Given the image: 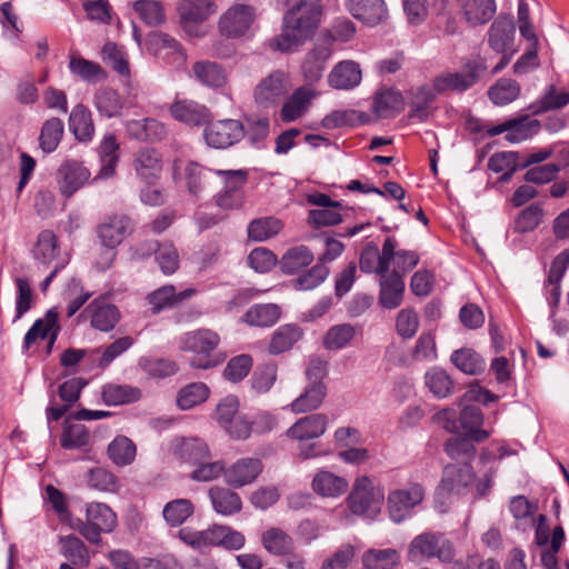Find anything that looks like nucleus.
Here are the masks:
<instances>
[{"instance_id":"50","label":"nucleus","mask_w":569,"mask_h":569,"mask_svg":"<svg viewBox=\"0 0 569 569\" xmlns=\"http://www.w3.org/2000/svg\"><path fill=\"white\" fill-rule=\"evenodd\" d=\"M403 108V99L399 91L385 89L373 100V111L379 118H391Z\"/></svg>"},{"instance_id":"55","label":"nucleus","mask_w":569,"mask_h":569,"mask_svg":"<svg viewBox=\"0 0 569 569\" xmlns=\"http://www.w3.org/2000/svg\"><path fill=\"white\" fill-rule=\"evenodd\" d=\"M356 337V328L350 323L332 326L322 339L323 347L329 351L346 348Z\"/></svg>"},{"instance_id":"21","label":"nucleus","mask_w":569,"mask_h":569,"mask_svg":"<svg viewBox=\"0 0 569 569\" xmlns=\"http://www.w3.org/2000/svg\"><path fill=\"white\" fill-rule=\"evenodd\" d=\"M515 22L510 16H500L491 24L488 31V43L499 53H507L512 49L515 39Z\"/></svg>"},{"instance_id":"17","label":"nucleus","mask_w":569,"mask_h":569,"mask_svg":"<svg viewBox=\"0 0 569 569\" xmlns=\"http://www.w3.org/2000/svg\"><path fill=\"white\" fill-rule=\"evenodd\" d=\"M218 10L217 0H180L177 12L184 29L206 21Z\"/></svg>"},{"instance_id":"3","label":"nucleus","mask_w":569,"mask_h":569,"mask_svg":"<svg viewBox=\"0 0 569 569\" xmlns=\"http://www.w3.org/2000/svg\"><path fill=\"white\" fill-rule=\"evenodd\" d=\"M220 343V337L210 329H199L183 335L180 348L193 353L191 366L198 369L214 367L218 361L212 358V352Z\"/></svg>"},{"instance_id":"8","label":"nucleus","mask_w":569,"mask_h":569,"mask_svg":"<svg viewBox=\"0 0 569 569\" xmlns=\"http://www.w3.org/2000/svg\"><path fill=\"white\" fill-rule=\"evenodd\" d=\"M218 173L222 189L214 196L217 207L227 211L240 209L243 204L242 188L248 180L247 171L239 169Z\"/></svg>"},{"instance_id":"52","label":"nucleus","mask_w":569,"mask_h":569,"mask_svg":"<svg viewBox=\"0 0 569 569\" xmlns=\"http://www.w3.org/2000/svg\"><path fill=\"white\" fill-rule=\"evenodd\" d=\"M312 261V251L306 246H297L284 252L280 260V268L284 273L293 274Z\"/></svg>"},{"instance_id":"15","label":"nucleus","mask_w":569,"mask_h":569,"mask_svg":"<svg viewBox=\"0 0 569 569\" xmlns=\"http://www.w3.org/2000/svg\"><path fill=\"white\" fill-rule=\"evenodd\" d=\"M540 129V122L537 119H530L522 116L506 120L505 122L493 126L487 130L488 136L496 137L506 132V140L511 143H518L531 138Z\"/></svg>"},{"instance_id":"12","label":"nucleus","mask_w":569,"mask_h":569,"mask_svg":"<svg viewBox=\"0 0 569 569\" xmlns=\"http://www.w3.org/2000/svg\"><path fill=\"white\" fill-rule=\"evenodd\" d=\"M243 136L244 129L242 123L233 119L219 120L210 123L203 131L207 144L217 149H224L232 146Z\"/></svg>"},{"instance_id":"64","label":"nucleus","mask_w":569,"mask_h":569,"mask_svg":"<svg viewBox=\"0 0 569 569\" xmlns=\"http://www.w3.org/2000/svg\"><path fill=\"white\" fill-rule=\"evenodd\" d=\"M278 366L274 362L260 365L251 377V388L259 395L267 393L277 381Z\"/></svg>"},{"instance_id":"4","label":"nucleus","mask_w":569,"mask_h":569,"mask_svg":"<svg viewBox=\"0 0 569 569\" xmlns=\"http://www.w3.org/2000/svg\"><path fill=\"white\" fill-rule=\"evenodd\" d=\"M407 557L417 563L433 557L443 562H451L455 558V548L441 533L423 532L411 540Z\"/></svg>"},{"instance_id":"27","label":"nucleus","mask_w":569,"mask_h":569,"mask_svg":"<svg viewBox=\"0 0 569 569\" xmlns=\"http://www.w3.org/2000/svg\"><path fill=\"white\" fill-rule=\"evenodd\" d=\"M124 127L131 138L140 141L157 142L167 136L164 124L153 118L128 120Z\"/></svg>"},{"instance_id":"14","label":"nucleus","mask_w":569,"mask_h":569,"mask_svg":"<svg viewBox=\"0 0 569 569\" xmlns=\"http://www.w3.org/2000/svg\"><path fill=\"white\" fill-rule=\"evenodd\" d=\"M288 92V79L281 71L263 78L254 88V101L262 108L277 104Z\"/></svg>"},{"instance_id":"20","label":"nucleus","mask_w":569,"mask_h":569,"mask_svg":"<svg viewBox=\"0 0 569 569\" xmlns=\"http://www.w3.org/2000/svg\"><path fill=\"white\" fill-rule=\"evenodd\" d=\"M262 471V463L257 458H241L224 471L226 482L232 487L251 483Z\"/></svg>"},{"instance_id":"58","label":"nucleus","mask_w":569,"mask_h":569,"mask_svg":"<svg viewBox=\"0 0 569 569\" xmlns=\"http://www.w3.org/2000/svg\"><path fill=\"white\" fill-rule=\"evenodd\" d=\"M282 227V222L274 217L254 219L248 226V237L253 241L262 242L277 236Z\"/></svg>"},{"instance_id":"51","label":"nucleus","mask_w":569,"mask_h":569,"mask_svg":"<svg viewBox=\"0 0 569 569\" xmlns=\"http://www.w3.org/2000/svg\"><path fill=\"white\" fill-rule=\"evenodd\" d=\"M147 49L154 56L164 58L167 54L172 53L183 62L184 54L181 51L180 44L174 38L163 32H152L147 38Z\"/></svg>"},{"instance_id":"9","label":"nucleus","mask_w":569,"mask_h":569,"mask_svg":"<svg viewBox=\"0 0 569 569\" xmlns=\"http://www.w3.org/2000/svg\"><path fill=\"white\" fill-rule=\"evenodd\" d=\"M90 177V170L81 161L66 159L56 172V182L61 196L68 199L84 187Z\"/></svg>"},{"instance_id":"43","label":"nucleus","mask_w":569,"mask_h":569,"mask_svg":"<svg viewBox=\"0 0 569 569\" xmlns=\"http://www.w3.org/2000/svg\"><path fill=\"white\" fill-rule=\"evenodd\" d=\"M331 56V49L328 46H317L311 50L302 64L305 79L310 82H317L321 79L326 69V62Z\"/></svg>"},{"instance_id":"31","label":"nucleus","mask_w":569,"mask_h":569,"mask_svg":"<svg viewBox=\"0 0 569 569\" xmlns=\"http://www.w3.org/2000/svg\"><path fill=\"white\" fill-rule=\"evenodd\" d=\"M208 496L213 510L223 517L236 515L242 509L240 496L229 488L219 486L211 487L208 490Z\"/></svg>"},{"instance_id":"19","label":"nucleus","mask_w":569,"mask_h":569,"mask_svg":"<svg viewBox=\"0 0 569 569\" xmlns=\"http://www.w3.org/2000/svg\"><path fill=\"white\" fill-rule=\"evenodd\" d=\"M226 171L227 170L207 168L197 162H190L184 169L189 192L193 196H199L206 190H212L216 186V181L219 180L218 172Z\"/></svg>"},{"instance_id":"6","label":"nucleus","mask_w":569,"mask_h":569,"mask_svg":"<svg viewBox=\"0 0 569 569\" xmlns=\"http://www.w3.org/2000/svg\"><path fill=\"white\" fill-rule=\"evenodd\" d=\"M486 70L487 64L483 58H472L466 62L461 72H446L436 77L432 82L433 89L437 93L466 91L479 81Z\"/></svg>"},{"instance_id":"32","label":"nucleus","mask_w":569,"mask_h":569,"mask_svg":"<svg viewBox=\"0 0 569 569\" xmlns=\"http://www.w3.org/2000/svg\"><path fill=\"white\" fill-rule=\"evenodd\" d=\"M171 116L189 126H201L209 120V110L192 100H179L170 107Z\"/></svg>"},{"instance_id":"35","label":"nucleus","mask_w":569,"mask_h":569,"mask_svg":"<svg viewBox=\"0 0 569 569\" xmlns=\"http://www.w3.org/2000/svg\"><path fill=\"white\" fill-rule=\"evenodd\" d=\"M316 92L308 87H300L283 103L280 114L284 122H291L300 118L308 109Z\"/></svg>"},{"instance_id":"48","label":"nucleus","mask_w":569,"mask_h":569,"mask_svg":"<svg viewBox=\"0 0 569 569\" xmlns=\"http://www.w3.org/2000/svg\"><path fill=\"white\" fill-rule=\"evenodd\" d=\"M365 569H392L400 562V555L393 548L366 550L361 557Z\"/></svg>"},{"instance_id":"22","label":"nucleus","mask_w":569,"mask_h":569,"mask_svg":"<svg viewBox=\"0 0 569 569\" xmlns=\"http://www.w3.org/2000/svg\"><path fill=\"white\" fill-rule=\"evenodd\" d=\"M162 168V157L156 149L142 148L134 154L133 169L147 183H153L159 179Z\"/></svg>"},{"instance_id":"47","label":"nucleus","mask_w":569,"mask_h":569,"mask_svg":"<svg viewBox=\"0 0 569 569\" xmlns=\"http://www.w3.org/2000/svg\"><path fill=\"white\" fill-rule=\"evenodd\" d=\"M194 78L207 87L220 88L227 82L224 69L212 61H198L192 67Z\"/></svg>"},{"instance_id":"63","label":"nucleus","mask_w":569,"mask_h":569,"mask_svg":"<svg viewBox=\"0 0 569 569\" xmlns=\"http://www.w3.org/2000/svg\"><path fill=\"white\" fill-rule=\"evenodd\" d=\"M520 93V86L512 79H500L489 89V98L496 106H505L515 101Z\"/></svg>"},{"instance_id":"2","label":"nucleus","mask_w":569,"mask_h":569,"mask_svg":"<svg viewBox=\"0 0 569 569\" xmlns=\"http://www.w3.org/2000/svg\"><path fill=\"white\" fill-rule=\"evenodd\" d=\"M433 418L448 432L459 433L462 431L475 442H482L490 436L489 431L481 429L483 415L477 406H463L459 417L455 409L446 408L437 412Z\"/></svg>"},{"instance_id":"56","label":"nucleus","mask_w":569,"mask_h":569,"mask_svg":"<svg viewBox=\"0 0 569 569\" xmlns=\"http://www.w3.org/2000/svg\"><path fill=\"white\" fill-rule=\"evenodd\" d=\"M70 71L87 82H100L107 79V72L102 67L82 57H71L69 62Z\"/></svg>"},{"instance_id":"36","label":"nucleus","mask_w":569,"mask_h":569,"mask_svg":"<svg viewBox=\"0 0 569 569\" xmlns=\"http://www.w3.org/2000/svg\"><path fill=\"white\" fill-rule=\"evenodd\" d=\"M461 8L465 19L472 27L489 22L497 10L495 0H461Z\"/></svg>"},{"instance_id":"46","label":"nucleus","mask_w":569,"mask_h":569,"mask_svg":"<svg viewBox=\"0 0 569 569\" xmlns=\"http://www.w3.org/2000/svg\"><path fill=\"white\" fill-rule=\"evenodd\" d=\"M263 548L273 556H286L295 548L293 539L280 528H269L261 535Z\"/></svg>"},{"instance_id":"54","label":"nucleus","mask_w":569,"mask_h":569,"mask_svg":"<svg viewBox=\"0 0 569 569\" xmlns=\"http://www.w3.org/2000/svg\"><path fill=\"white\" fill-rule=\"evenodd\" d=\"M63 132L64 124L61 119L53 117L46 120L42 124L39 137V146L41 150L46 153L53 152L58 148L63 137Z\"/></svg>"},{"instance_id":"25","label":"nucleus","mask_w":569,"mask_h":569,"mask_svg":"<svg viewBox=\"0 0 569 569\" xmlns=\"http://www.w3.org/2000/svg\"><path fill=\"white\" fill-rule=\"evenodd\" d=\"M347 8L353 18L369 26H377L388 14L383 0H348Z\"/></svg>"},{"instance_id":"7","label":"nucleus","mask_w":569,"mask_h":569,"mask_svg":"<svg viewBox=\"0 0 569 569\" xmlns=\"http://www.w3.org/2000/svg\"><path fill=\"white\" fill-rule=\"evenodd\" d=\"M257 19V8L244 1L237 0L219 18L218 28L227 38L246 36Z\"/></svg>"},{"instance_id":"45","label":"nucleus","mask_w":569,"mask_h":569,"mask_svg":"<svg viewBox=\"0 0 569 569\" xmlns=\"http://www.w3.org/2000/svg\"><path fill=\"white\" fill-rule=\"evenodd\" d=\"M130 230V221L126 217H116L99 228V237L104 247L113 249L120 244Z\"/></svg>"},{"instance_id":"57","label":"nucleus","mask_w":569,"mask_h":569,"mask_svg":"<svg viewBox=\"0 0 569 569\" xmlns=\"http://www.w3.org/2000/svg\"><path fill=\"white\" fill-rule=\"evenodd\" d=\"M436 93L433 86H421L413 90L410 101V117L420 121L427 119L430 114L431 103L436 98Z\"/></svg>"},{"instance_id":"37","label":"nucleus","mask_w":569,"mask_h":569,"mask_svg":"<svg viewBox=\"0 0 569 569\" xmlns=\"http://www.w3.org/2000/svg\"><path fill=\"white\" fill-rule=\"evenodd\" d=\"M312 489L321 497L336 498L348 489V481L327 470L318 471L312 479Z\"/></svg>"},{"instance_id":"28","label":"nucleus","mask_w":569,"mask_h":569,"mask_svg":"<svg viewBox=\"0 0 569 569\" xmlns=\"http://www.w3.org/2000/svg\"><path fill=\"white\" fill-rule=\"evenodd\" d=\"M177 537L190 548L204 551L218 547V523H213L203 530L184 527L177 532Z\"/></svg>"},{"instance_id":"1","label":"nucleus","mask_w":569,"mask_h":569,"mask_svg":"<svg viewBox=\"0 0 569 569\" xmlns=\"http://www.w3.org/2000/svg\"><path fill=\"white\" fill-rule=\"evenodd\" d=\"M323 13L320 0H301L283 16L281 32L269 40V47L280 52L297 50L311 39Z\"/></svg>"},{"instance_id":"44","label":"nucleus","mask_w":569,"mask_h":569,"mask_svg":"<svg viewBox=\"0 0 569 569\" xmlns=\"http://www.w3.org/2000/svg\"><path fill=\"white\" fill-rule=\"evenodd\" d=\"M59 252L58 240L54 233L50 230L41 231L33 247V258L36 261L48 267L53 261H61Z\"/></svg>"},{"instance_id":"38","label":"nucleus","mask_w":569,"mask_h":569,"mask_svg":"<svg viewBox=\"0 0 569 569\" xmlns=\"http://www.w3.org/2000/svg\"><path fill=\"white\" fill-rule=\"evenodd\" d=\"M303 336L297 325H283L273 331L268 345V352L277 356L290 350Z\"/></svg>"},{"instance_id":"49","label":"nucleus","mask_w":569,"mask_h":569,"mask_svg":"<svg viewBox=\"0 0 569 569\" xmlns=\"http://www.w3.org/2000/svg\"><path fill=\"white\" fill-rule=\"evenodd\" d=\"M193 513V502L184 498L173 499L167 502L162 509L166 523L172 528L183 525Z\"/></svg>"},{"instance_id":"61","label":"nucleus","mask_w":569,"mask_h":569,"mask_svg":"<svg viewBox=\"0 0 569 569\" xmlns=\"http://www.w3.org/2000/svg\"><path fill=\"white\" fill-rule=\"evenodd\" d=\"M86 519L103 532L112 531L117 525L116 513L107 505L100 502L88 505Z\"/></svg>"},{"instance_id":"60","label":"nucleus","mask_w":569,"mask_h":569,"mask_svg":"<svg viewBox=\"0 0 569 569\" xmlns=\"http://www.w3.org/2000/svg\"><path fill=\"white\" fill-rule=\"evenodd\" d=\"M451 361L460 371L467 375H478L486 368L481 356L468 348L453 351Z\"/></svg>"},{"instance_id":"33","label":"nucleus","mask_w":569,"mask_h":569,"mask_svg":"<svg viewBox=\"0 0 569 569\" xmlns=\"http://www.w3.org/2000/svg\"><path fill=\"white\" fill-rule=\"evenodd\" d=\"M93 106L103 118H116L124 107L123 97L114 89L100 87L93 94Z\"/></svg>"},{"instance_id":"59","label":"nucleus","mask_w":569,"mask_h":569,"mask_svg":"<svg viewBox=\"0 0 569 569\" xmlns=\"http://www.w3.org/2000/svg\"><path fill=\"white\" fill-rule=\"evenodd\" d=\"M133 341L130 337H122L107 346L106 348L90 351V357L102 369L107 368L117 357L127 351Z\"/></svg>"},{"instance_id":"24","label":"nucleus","mask_w":569,"mask_h":569,"mask_svg":"<svg viewBox=\"0 0 569 569\" xmlns=\"http://www.w3.org/2000/svg\"><path fill=\"white\" fill-rule=\"evenodd\" d=\"M328 427V417L312 413L298 419L288 430L287 436L296 440H309L321 437Z\"/></svg>"},{"instance_id":"13","label":"nucleus","mask_w":569,"mask_h":569,"mask_svg":"<svg viewBox=\"0 0 569 569\" xmlns=\"http://www.w3.org/2000/svg\"><path fill=\"white\" fill-rule=\"evenodd\" d=\"M395 248L396 242L392 238L385 240L381 251L373 243L367 244L360 256V270L366 273L375 272L379 276L387 272L395 256Z\"/></svg>"},{"instance_id":"23","label":"nucleus","mask_w":569,"mask_h":569,"mask_svg":"<svg viewBox=\"0 0 569 569\" xmlns=\"http://www.w3.org/2000/svg\"><path fill=\"white\" fill-rule=\"evenodd\" d=\"M327 397V386L323 381L308 382L303 391L288 406L293 413H306L321 407Z\"/></svg>"},{"instance_id":"11","label":"nucleus","mask_w":569,"mask_h":569,"mask_svg":"<svg viewBox=\"0 0 569 569\" xmlns=\"http://www.w3.org/2000/svg\"><path fill=\"white\" fill-rule=\"evenodd\" d=\"M425 497L423 488L413 483L407 489H397L388 496V511L390 519L400 523L410 517L412 509L418 506Z\"/></svg>"},{"instance_id":"39","label":"nucleus","mask_w":569,"mask_h":569,"mask_svg":"<svg viewBox=\"0 0 569 569\" xmlns=\"http://www.w3.org/2000/svg\"><path fill=\"white\" fill-rule=\"evenodd\" d=\"M139 388L130 385L107 383L102 387L101 397L107 406H122L141 399Z\"/></svg>"},{"instance_id":"34","label":"nucleus","mask_w":569,"mask_h":569,"mask_svg":"<svg viewBox=\"0 0 569 569\" xmlns=\"http://www.w3.org/2000/svg\"><path fill=\"white\" fill-rule=\"evenodd\" d=\"M330 86L335 89H351L361 81L359 64L351 60L339 62L328 77Z\"/></svg>"},{"instance_id":"30","label":"nucleus","mask_w":569,"mask_h":569,"mask_svg":"<svg viewBox=\"0 0 569 569\" xmlns=\"http://www.w3.org/2000/svg\"><path fill=\"white\" fill-rule=\"evenodd\" d=\"M196 293L192 288L176 292L173 286H163L148 295L147 300L152 313H159L167 308H173L178 303L191 298Z\"/></svg>"},{"instance_id":"10","label":"nucleus","mask_w":569,"mask_h":569,"mask_svg":"<svg viewBox=\"0 0 569 569\" xmlns=\"http://www.w3.org/2000/svg\"><path fill=\"white\" fill-rule=\"evenodd\" d=\"M472 481L473 472L469 463L447 465L436 492V501H442L451 495H462Z\"/></svg>"},{"instance_id":"29","label":"nucleus","mask_w":569,"mask_h":569,"mask_svg":"<svg viewBox=\"0 0 569 569\" xmlns=\"http://www.w3.org/2000/svg\"><path fill=\"white\" fill-rule=\"evenodd\" d=\"M69 130L79 142H91L94 137V123L90 110L79 103L73 107L69 114Z\"/></svg>"},{"instance_id":"26","label":"nucleus","mask_w":569,"mask_h":569,"mask_svg":"<svg viewBox=\"0 0 569 569\" xmlns=\"http://www.w3.org/2000/svg\"><path fill=\"white\" fill-rule=\"evenodd\" d=\"M60 327L58 325V312L54 309L47 311L43 318L34 321L24 336V348L29 349L38 339L49 338V347L57 340Z\"/></svg>"},{"instance_id":"5","label":"nucleus","mask_w":569,"mask_h":569,"mask_svg":"<svg viewBox=\"0 0 569 569\" xmlns=\"http://www.w3.org/2000/svg\"><path fill=\"white\" fill-rule=\"evenodd\" d=\"M383 500V490L373 486L367 476H362L356 479L348 505L352 513L372 519L380 512Z\"/></svg>"},{"instance_id":"41","label":"nucleus","mask_w":569,"mask_h":569,"mask_svg":"<svg viewBox=\"0 0 569 569\" xmlns=\"http://www.w3.org/2000/svg\"><path fill=\"white\" fill-rule=\"evenodd\" d=\"M280 308L276 303H258L250 307L241 320L251 327H271L280 318Z\"/></svg>"},{"instance_id":"40","label":"nucleus","mask_w":569,"mask_h":569,"mask_svg":"<svg viewBox=\"0 0 569 569\" xmlns=\"http://www.w3.org/2000/svg\"><path fill=\"white\" fill-rule=\"evenodd\" d=\"M89 310L91 312V325L100 331H110L119 321L120 313L116 306L102 300H93Z\"/></svg>"},{"instance_id":"62","label":"nucleus","mask_w":569,"mask_h":569,"mask_svg":"<svg viewBox=\"0 0 569 569\" xmlns=\"http://www.w3.org/2000/svg\"><path fill=\"white\" fill-rule=\"evenodd\" d=\"M60 551L73 565L86 567L89 565V553L84 543L76 536L69 535L60 538Z\"/></svg>"},{"instance_id":"53","label":"nucleus","mask_w":569,"mask_h":569,"mask_svg":"<svg viewBox=\"0 0 569 569\" xmlns=\"http://www.w3.org/2000/svg\"><path fill=\"white\" fill-rule=\"evenodd\" d=\"M425 385L439 399L449 397L453 390V381L446 370L433 367L425 375Z\"/></svg>"},{"instance_id":"42","label":"nucleus","mask_w":569,"mask_h":569,"mask_svg":"<svg viewBox=\"0 0 569 569\" xmlns=\"http://www.w3.org/2000/svg\"><path fill=\"white\" fill-rule=\"evenodd\" d=\"M107 453L113 465L127 467L136 460L137 446L130 438L120 435L108 445Z\"/></svg>"},{"instance_id":"18","label":"nucleus","mask_w":569,"mask_h":569,"mask_svg":"<svg viewBox=\"0 0 569 569\" xmlns=\"http://www.w3.org/2000/svg\"><path fill=\"white\" fill-rule=\"evenodd\" d=\"M405 281L397 271H387L379 280V303L385 309L398 308L403 299Z\"/></svg>"},{"instance_id":"16","label":"nucleus","mask_w":569,"mask_h":569,"mask_svg":"<svg viewBox=\"0 0 569 569\" xmlns=\"http://www.w3.org/2000/svg\"><path fill=\"white\" fill-rule=\"evenodd\" d=\"M169 450L177 459L192 465L210 458L208 443L199 437H176Z\"/></svg>"}]
</instances>
